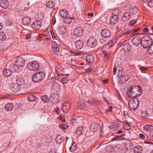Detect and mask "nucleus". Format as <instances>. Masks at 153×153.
<instances>
[{
    "label": "nucleus",
    "instance_id": "1",
    "mask_svg": "<svg viewBox=\"0 0 153 153\" xmlns=\"http://www.w3.org/2000/svg\"><path fill=\"white\" fill-rule=\"evenodd\" d=\"M127 95L129 97H136L140 95L142 93V89L140 86L131 85L127 89Z\"/></svg>",
    "mask_w": 153,
    "mask_h": 153
},
{
    "label": "nucleus",
    "instance_id": "2",
    "mask_svg": "<svg viewBox=\"0 0 153 153\" xmlns=\"http://www.w3.org/2000/svg\"><path fill=\"white\" fill-rule=\"evenodd\" d=\"M128 104L131 110H134L137 109L139 105V102L137 98L136 97H132L129 101Z\"/></svg>",
    "mask_w": 153,
    "mask_h": 153
},
{
    "label": "nucleus",
    "instance_id": "3",
    "mask_svg": "<svg viewBox=\"0 0 153 153\" xmlns=\"http://www.w3.org/2000/svg\"><path fill=\"white\" fill-rule=\"evenodd\" d=\"M152 43V40L149 36H144L141 39L140 44L144 48H147Z\"/></svg>",
    "mask_w": 153,
    "mask_h": 153
},
{
    "label": "nucleus",
    "instance_id": "4",
    "mask_svg": "<svg viewBox=\"0 0 153 153\" xmlns=\"http://www.w3.org/2000/svg\"><path fill=\"white\" fill-rule=\"evenodd\" d=\"M45 73L41 71L35 73L33 75L32 80L35 82H39L42 80L45 77Z\"/></svg>",
    "mask_w": 153,
    "mask_h": 153
},
{
    "label": "nucleus",
    "instance_id": "5",
    "mask_svg": "<svg viewBox=\"0 0 153 153\" xmlns=\"http://www.w3.org/2000/svg\"><path fill=\"white\" fill-rule=\"evenodd\" d=\"M27 67L30 70L36 71L39 68V65L36 61H33L29 62L27 65Z\"/></svg>",
    "mask_w": 153,
    "mask_h": 153
},
{
    "label": "nucleus",
    "instance_id": "6",
    "mask_svg": "<svg viewBox=\"0 0 153 153\" xmlns=\"http://www.w3.org/2000/svg\"><path fill=\"white\" fill-rule=\"evenodd\" d=\"M123 74L124 73L121 71V73L119 72L118 74L119 82L121 83H124L128 80V76Z\"/></svg>",
    "mask_w": 153,
    "mask_h": 153
},
{
    "label": "nucleus",
    "instance_id": "7",
    "mask_svg": "<svg viewBox=\"0 0 153 153\" xmlns=\"http://www.w3.org/2000/svg\"><path fill=\"white\" fill-rule=\"evenodd\" d=\"M101 35L102 37L109 38L111 36V32L108 29L104 28L102 29L101 31Z\"/></svg>",
    "mask_w": 153,
    "mask_h": 153
},
{
    "label": "nucleus",
    "instance_id": "8",
    "mask_svg": "<svg viewBox=\"0 0 153 153\" xmlns=\"http://www.w3.org/2000/svg\"><path fill=\"white\" fill-rule=\"evenodd\" d=\"M24 59L20 56L17 57L15 62L18 68L23 67L25 65Z\"/></svg>",
    "mask_w": 153,
    "mask_h": 153
},
{
    "label": "nucleus",
    "instance_id": "9",
    "mask_svg": "<svg viewBox=\"0 0 153 153\" xmlns=\"http://www.w3.org/2000/svg\"><path fill=\"white\" fill-rule=\"evenodd\" d=\"M87 44L88 46L90 48H94L97 45V40L94 37L90 38L87 41Z\"/></svg>",
    "mask_w": 153,
    "mask_h": 153
},
{
    "label": "nucleus",
    "instance_id": "10",
    "mask_svg": "<svg viewBox=\"0 0 153 153\" xmlns=\"http://www.w3.org/2000/svg\"><path fill=\"white\" fill-rule=\"evenodd\" d=\"M10 88L11 90L14 93H17L20 90L21 87L19 85L15 83L11 84Z\"/></svg>",
    "mask_w": 153,
    "mask_h": 153
},
{
    "label": "nucleus",
    "instance_id": "11",
    "mask_svg": "<svg viewBox=\"0 0 153 153\" xmlns=\"http://www.w3.org/2000/svg\"><path fill=\"white\" fill-rule=\"evenodd\" d=\"M9 69L11 71H13L14 72L15 71H18L19 69L17 66L16 65L15 62H13V61H11L9 63Z\"/></svg>",
    "mask_w": 153,
    "mask_h": 153
},
{
    "label": "nucleus",
    "instance_id": "12",
    "mask_svg": "<svg viewBox=\"0 0 153 153\" xmlns=\"http://www.w3.org/2000/svg\"><path fill=\"white\" fill-rule=\"evenodd\" d=\"M42 23L40 21L34 22L31 25L32 28L35 30H38L41 27Z\"/></svg>",
    "mask_w": 153,
    "mask_h": 153
},
{
    "label": "nucleus",
    "instance_id": "13",
    "mask_svg": "<svg viewBox=\"0 0 153 153\" xmlns=\"http://www.w3.org/2000/svg\"><path fill=\"white\" fill-rule=\"evenodd\" d=\"M75 45L77 50L81 49L83 48L84 46L83 42L81 40H77L75 42Z\"/></svg>",
    "mask_w": 153,
    "mask_h": 153
},
{
    "label": "nucleus",
    "instance_id": "14",
    "mask_svg": "<svg viewBox=\"0 0 153 153\" xmlns=\"http://www.w3.org/2000/svg\"><path fill=\"white\" fill-rule=\"evenodd\" d=\"M119 20L118 16H112L109 19V23L110 24H115L118 22Z\"/></svg>",
    "mask_w": 153,
    "mask_h": 153
},
{
    "label": "nucleus",
    "instance_id": "15",
    "mask_svg": "<svg viewBox=\"0 0 153 153\" xmlns=\"http://www.w3.org/2000/svg\"><path fill=\"white\" fill-rule=\"evenodd\" d=\"M131 14L129 12H127L124 14L121 18V21L125 22L131 18Z\"/></svg>",
    "mask_w": 153,
    "mask_h": 153
},
{
    "label": "nucleus",
    "instance_id": "16",
    "mask_svg": "<svg viewBox=\"0 0 153 153\" xmlns=\"http://www.w3.org/2000/svg\"><path fill=\"white\" fill-rule=\"evenodd\" d=\"M132 40L133 44L135 46H138L140 44V43L141 40L140 38L138 36L134 37Z\"/></svg>",
    "mask_w": 153,
    "mask_h": 153
},
{
    "label": "nucleus",
    "instance_id": "17",
    "mask_svg": "<svg viewBox=\"0 0 153 153\" xmlns=\"http://www.w3.org/2000/svg\"><path fill=\"white\" fill-rule=\"evenodd\" d=\"M51 100L53 103H56L59 102V97L58 94H53L51 95Z\"/></svg>",
    "mask_w": 153,
    "mask_h": 153
},
{
    "label": "nucleus",
    "instance_id": "18",
    "mask_svg": "<svg viewBox=\"0 0 153 153\" xmlns=\"http://www.w3.org/2000/svg\"><path fill=\"white\" fill-rule=\"evenodd\" d=\"M16 81L17 84L20 85H25V80L21 76H17L16 78Z\"/></svg>",
    "mask_w": 153,
    "mask_h": 153
},
{
    "label": "nucleus",
    "instance_id": "19",
    "mask_svg": "<svg viewBox=\"0 0 153 153\" xmlns=\"http://www.w3.org/2000/svg\"><path fill=\"white\" fill-rule=\"evenodd\" d=\"M82 29L80 27L76 28L74 31V34L77 36H82L83 34Z\"/></svg>",
    "mask_w": 153,
    "mask_h": 153
},
{
    "label": "nucleus",
    "instance_id": "20",
    "mask_svg": "<svg viewBox=\"0 0 153 153\" xmlns=\"http://www.w3.org/2000/svg\"><path fill=\"white\" fill-rule=\"evenodd\" d=\"M59 14L62 17L65 18L68 17V13L65 9H61L59 10Z\"/></svg>",
    "mask_w": 153,
    "mask_h": 153
},
{
    "label": "nucleus",
    "instance_id": "21",
    "mask_svg": "<svg viewBox=\"0 0 153 153\" xmlns=\"http://www.w3.org/2000/svg\"><path fill=\"white\" fill-rule=\"evenodd\" d=\"M31 19L28 17H24L22 18V22L25 25H29L31 22Z\"/></svg>",
    "mask_w": 153,
    "mask_h": 153
},
{
    "label": "nucleus",
    "instance_id": "22",
    "mask_svg": "<svg viewBox=\"0 0 153 153\" xmlns=\"http://www.w3.org/2000/svg\"><path fill=\"white\" fill-rule=\"evenodd\" d=\"M71 107L70 104L68 103H65L63 104L62 106V109L63 111L67 113L68 112Z\"/></svg>",
    "mask_w": 153,
    "mask_h": 153
},
{
    "label": "nucleus",
    "instance_id": "23",
    "mask_svg": "<svg viewBox=\"0 0 153 153\" xmlns=\"http://www.w3.org/2000/svg\"><path fill=\"white\" fill-rule=\"evenodd\" d=\"M98 126L99 125L98 124L94 122L92 123L90 126V130L93 132L96 131L98 130Z\"/></svg>",
    "mask_w": 153,
    "mask_h": 153
},
{
    "label": "nucleus",
    "instance_id": "24",
    "mask_svg": "<svg viewBox=\"0 0 153 153\" xmlns=\"http://www.w3.org/2000/svg\"><path fill=\"white\" fill-rule=\"evenodd\" d=\"M9 5L8 1L7 0H1L0 2V6L3 8H7Z\"/></svg>",
    "mask_w": 153,
    "mask_h": 153
},
{
    "label": "nucleus",
    "instance_id": "25",
    "mask_svg": "<svg viewBox=\"0 0 153 153\" xmlns=\"http://www.w3.org/2000/svg\"><path fill=\"white\" fill-rule=\"evenodd\" d=\"M56 142L57 144H60L64 140V137L60 135H57L56 138Z\"/></svg>",
    "mask_w": 153,
    "mask_h": 153
},
{
    "label": "nucleus",
    "instance_id": "26",
    "mask_svg": "<svg viewBox=\"0 0 153 153\" xmlns=\"http://www.w3.org/2000/svg\"><path fill=\"white\" fill-rule=\"evenodd\" d=\"M13 73V71H11L9 69H4L3 71V74L5 77L10 76Z\"/></svg>",
    "mask_w": 153,
    "mask_h": 153
},
{
    "label": "nucleus",
    "instance_id": "27",
    "mask_svg": "<svg viewBox=\"0 0 153 153\" xmlns=\"http://www.w3.org/2000/svg\"><path fill=\"white\" fill-rule=\"evenodd\" d=\"M144 129L147 132H151L153 131V126L151 125H146L144 127Z\"/></svg>",
    "mask_w": 153,
    "mask_h": 153
},
{
    "label": "nucleus",
    "instance_id": "28",
    "mask_svg": "<svg viewBox=\"0 0 153 153\" xmlns=\"http://www.w3.org/2000/svg\"><path fill=\"white\" fill-rule=\"evenodd\" d=\"M131 32V30L129 28H127L122 31L121 33V35L123 36H126Z\"/></svg>",
    "mask_w": 153,
    "mask_h": 153
},
{
    "label": "nucleus",
    "instance_id": "29",
    "mask_svg": "<svg viewBox=\"0 0 153 153\" xmlns=\"http://www.w3.org/2000/svg\"><path fill=\"white\" fill-rule=\"evenodd\" d=\"M86 59L88 62L92 63L94 61V57L92 55H88L86 57Z\"/></svg>",
    "mask_w": 153,
    "mask_h": 153
},
{
    "label": "nucleus",
    "instance_id": "30",
    "mask_svg": "<svg viewBox=\"0 0 153 153\" xmlns=\"http://www.w3.org/2000/svg\"><path fill=\"white\" fill-rule=\"evenodd\" d=\"M14 106L13 104L11 103H8L5 106V108L7 111H11L13 108Z\"/></svg>",
    "mask_w": 153,
    "mask_h": 153
},
{
    "label": "nucleus",
    "instance_id": "31",
    "mask_svg": "<svg viewBox=\"0 0 153 153\" xmlns=\"http://www.w3.org/2000/svg\"><path fill=\"white\" fill-rule=\"evenodd\" d=\"M27 99L28 101L32 102L35 101L37 100V97L33 94L28 96Z\"/></svg>",
    "mask_w": 153,
    "mask_h": 153
},
{
    "label": "nucleus",
    "instance_id": "32",
    "mask_svg": "<svg viewBox=\"0 0 153 153\" xmlns=\"http://www.w3.org/2000/svg\"><path fill=\"white\" fill-rule=\"evenodd\" d=\"M133 151L134 153H141L142 151V147L140 146L135 147Z\"/></svg>",
    "mask_w": 153,
    "mask_h": 153
},
{
    "label": "nucleus",
    "instance_id": "33",
    "mask_svg": "<svg viewBox=\"0 0 153 153\" xmlns=\"http://www.w3.org/2000/svg\"><path fill=\"white\" fill-rule=\"evenodd\" d=\"M106 38L104 37L100 38L99 41L100 44L101 45L105 44V45H106L105 43L107 41Z\"/></svg>",
    "mask_w": 153,
    "mask_h": 153
},
{
    "label": "nucleus",
    "instance_id": "34",
    "mask_svg": "<svg viewBox=\"0 0 153 153\" xmlns=\"http://www.w3.org/2000/svg\"><path fill=\"white\" fill-rule=\"evenodd\" d=\"M77 149V146L75 143H73L71 147H70L69 149L70 151L71 152H74Z\"/></svg>",
    "mask_w": 153,
    "mask_h": 153
},
{
    "label": "nucleus",
    "instance_id": "35",
    "mask_svg": "<svg viewBox=\"0 0 153 153\" xmlns=\"http://www.w3.org/2000/svg\"><path fill=\"white\" fill-rule=\"evenodd\" d=\"M121 13V11L118 9H115L112 11V16H118Z\"/></svg>",
    "mask_w": 153,
    "mask_h": 153
},
{
    "label": "nucleus",
    "instance_id": "36",
    "mask_svg": "<svg viewBox=\"0 0 153 153\" xmlns=\"http://www.w3.org/2000/svg\"><path fill=\"white\" fill-rule=\"evenodd\" d=\"M58 31L60 34H63L66 32V29L65 27H61L59 28Z\"/></svg>",
    "mask_w": 153,
    "mask_h": 153
},
{
    "label": "nucleus",
    "instance_id": "37",
    "mask_svg": "<svg viewBox=\"0 0 153 153\" xmlns=\"http://www.w3.org/2000/svg\"><path fill=\"white\" fill-rule=\"evenodd\" d=\"M46 5L48 7L51 8L54 7L55 4L53 1H50L47 3Z\"/></svg>",
    "mask_w": 153,
    "mask_h": 153
},
{
    "label": "nucleus",
    "instance_id": "38",
    "mask_svg": "<svg viewBox=\"0 0 153 153\" xmlns=\"http://www.w3.org/2000/svg\"><path fill=\"white\" fill-rule=\"evenodd\" d=\"M52 49L53 52L57 54L59 52V48L57 45L53 46L52 48Z\"/></svg>",
    "mask_w": 153,
    "mask_h": 153
},
{
    "label": "nucleus",
    "instance_id": "39",
    "mask_svg": "<svg viewBox=\"0 0 153 153\" xmlns=\"http://www.w3.org/2000/svg\"><path fill=\"white\" fill-rule=\"evenodd\" d=\"M42 100L45 103L48 102L49 101V98L46 95H43L41 97Z\"/></svg>",
    "mask_w": 153,
    "mask_h": 153
},
{
    "label": "nucleus",
    "instance_id": "40",
    "mask_svg": "<svg viewBox=\"0 0 153 153\" xmlns=\"http://www.w3.org/2000/svg\"><path fill=\"white\" fill-rule=\"evenodd\" d=\"M123 49H125V50H126L128 51H130L131 50L130 46L128 43H125L123 44Z\"/></svg>",
    "mask_w": 153,
    "mask_h": 153
},
{
    "label": "nucleus",
    "instance_id": "41",
    "mask_svg": "<svg viewBox=\"0 0 153 153\" xmlns=\"http://www.w3.org/2000/svg\"><path fill=\"white\" fill-rule=\"evenodd\" d=\"M52 138L51 136L49 134H48L46 136L45 139V142L47 143H49L51 142Z\"/></svg>",
    "mask_w": 153,
    "mask_h": 153
},
{
    "label": "nucleus",
    "instance_id": "42",
    "mask_svg": "<svg viewBox=\"0 0 153 153\" xmlns=\"http://www.w3.org/2000/svg\"><path fill=\"white\" fill-rule=\"evenodd\" d=\"M147 51L149 54L153 53V44L152 43L148 48Z\"/></svg>",
    "mask_w": 153,
    "mask_h": 153
},
{
    "label": "nucleus",
    "instance_id": "43",
    "mask_svg": "<svg viewBox=\"0 0 153 153\" xmlns=\"http://www.w3.org/2000/svg\"><path fill=\"white\" fill-rule=\"evenodd\" d=\"M6 38V36L5 33L2 32H0V40H4Z\"/></svg>",
    "mask_w": 153,
    "mask_h": 153
},
{
    "label": "nucleus",
    "instance_id": "44",
    "mask_svg": "<svg viewBox=\"0 0 153 153\" xmlns=\"http://www.w3.org/2000/svg\"><path fill=\"white\" fill-rule=\"evenodd\" d=\"M103 53L104 55L105 59L106 60H108V56L110 54V52L104 50L103 51Z\"/></svg>",
    "mask_w": 153,
    "mask_h": 153
},
{
    "label": "nucleus",
    "instance_id": "45",
    "mask_svg": "<svg viewBox=\"0 0 153 153\" xmlns=\"http://www.w3.org/2000/svg\"><path fill=\"white\" fill-rule=\"evenodd\" d=\"M82 130L83 128L82 127H79L77 129L76 134L78 135H80L81 134Z\"/></svg>",
    "mask_w": 153,
    "mask_h": 153
},
{
    "label": "nucleus",
    "instance_id": "46",
    "mask_svg": "<svg viewBox=\"0 0 153 153\" xmlns=\"http://www.w3.org/2000/svg\"><path fill=\"white\" fill-rule=\"evenodd\" d=\"M59 128H62L63 130L67 129L68 127V126L67 125L64 123L59 125Z\"/></svg>",
    "mask_w": 153,
    "mask_h": 153
},
{
    "label": "nucleus",
    "instance_id": "47",
    "mask_svg": "<svg viewBox=\"0 0 153 153\" xmlns=\"http://www.w3.org/2000/svg\"><path fill=\"white\" fill-rule=\"evenodd\" d=\"M64 19V21L67 23L70 24L72 21V18H70V17L68 18V17H67Z\"/></svg>",
    "mask_w": 153,
    "mask_h": 153
},
{
    "label": "nucleus",
    "instance_id": "48",
    "mask_svg": "<svg viewBox=\"0 0 153 153\" xmlns=\"http://www.w3.org/2000/svg\"><path fill=\"white\" fill-rule=\"evenodd\" d=\"M122 138V136L121 135L117 136L114 137L113 139H112V141H114L115 140H121L122 139L121 138Z\"/></svg>",
    "mask_w": 153,
    "mask_h": 153
},
{
    "label": "nucleus",
    "instance_id": "49",
    "mask_svg": "<svg viewBox=\"0 0 153 153\" xmlns=\"http://www.w3.org/2000/svg\"><path fill=\"white\" fill-rule=\"evenodd\" d=\"M132 12L131 13H132L133 14H136L138 12V9L136 7H134L132 9Z\"/></svg>",
    "mask_w": 153,
    "mask_h": 153
},
{
    "label": "nucleus",
    "instance_id": "50",
    "mask_svg": "<svg viewBox=\"0 0 153 153\" xmlns=\"http://www.w3.org/2000/svg\"><path fill=\"white\" fill-rule=\"evenodd\" d=\"M131 37H132L133 36H135L136 35L138 34V32H136V30H134V29H133L131 33Z\"/></svg>",
    "mask_w": 153,
    "mask_h": 153
},
{
    "label": "nucleus",
    "instance_id": "51",
    "mask_svg": "<svg viewBox=\"0 0 153 153\" xmlns=\"http://www.w3.org/2000/svg\"><path fill=\"white\" fill-rule=\"evenodd\" d=\"M148 115L147 113L145 111H142L141 113L142 116L145 118L147 117Z\"/></svg>",
    "mask_w": 153,
    "mask_h": 153
},
{
    "label": "nucleus",
    "instance_id": "52",
    "mask_svg": "<svg viewBox=\"0 0 153 153\" xmlns=\"http://www.w3.org/2000/svg\"><path fill=\"white\" fill-rule=\"evenodd\" d=\"M113 44V41L112 40H110L107 44V46H108L109 48L111 47Z\"/></svg>",
    "mask_w": 153,
    "mask_h": 153
},
{
    "label": "nucleus",
    "instance_id": "53",
    "mask_svg": "<svg viewBox=\"0 0 153 153\" xmlns=\"http://www.w3.org/2000/svg\"><path fill=\"white\" fill-rule=\"evenodd\" d=\"M148 5L150 7H153V0H150L148 3Z\"/></svg>",
    "mask_w": 153,
    "mask_h": 153
},
{
    "label": "nucleus",
    "instance_id": "54",
    "mask_svg": "<svg viewBox=\"0 0 153 153\" xmlns=\"http://www.w3.org/2000/svg\"><path fill=\"white\" fill-rule=\"evenodd\" d=\"M118 26L117 27V29H120V27H121V28H123L124 26L122 25V23L121 22H119V23L118 24Z\"/></svg>",
    "mask_w": 153,
    "mask_h": 153
},
{
    "label": "nucleus",
    "instance_id": "55",
    "mask_svg": "<svg viewBox=\"0 0 153 153\" xmlns=\"http://www.w3.org/2000/svg\"><path fill=\"white\" fill-rule=\"evenodd\" d=\"M136 23L135 20H132L130 22V24L131 26H133Z\"/></svg>",
    "mask_w": 153,
    "mask_h": 153
},
{
    "label": "nucleus",
    "instance_id": "56",
    "mask_svg": "<svg viewBox=\"0 0 153 153\" xmlns=\"http://www.w3.org/2000/svg\"><path fill=\"white\" fill-rule=\"evenodd\" d=\"M124 128L126 130H128L130 129V126L129 125H126L124 127Z\"/></svg>",
    "mask_w": 153,
    "mask_h": 153
},
{
    "label": "nucleus",
    "instance_id": "57",
    "mask_svg": "<svg viewBox=\"0 0 153 153\" xmlns=\"http://www.w3.org/2000/svg\"><path fill=\"white\" fill-rule=\"evenodd\" d=\"M31 35L32 34L31 33H29V34H27L25 36L26 39H30V37L31 36Z\"/></svg>",
    "mask_w": 153,
    "mask_h": 153
},
{
    "label": "nucleus",
    "instance_id": "58",
    "mask_svg": "<svg viewBox=\"0 0 153 153\" xmlns=\"http://www.w3.org/2000/svg\"><path fill=\"white\" fill-rule=\"evenodd\" d=\"M62 82L63 83V84L65 83H67V81L66 78H63L62 79Z\"/></svg>",
    "mask_w": 153,
    "mask_h": 153
},
{
    "label": "nucleus",
    "instance_id": "59",
    "mask_svg": "<svg viewBox=\"0 0 153 153\" xmlns=\"http://www.w3.org/2000/svg\"><path fill=\"white\" fill-rule=\"evenodd\" d=\"M142 29H143V28H141V29H140V28H137L136 29H134V30H136V32H138V34L140 32V30H141Z\"/></svg>",
    "mask_w": 153,
    "mask_h": 153
},
{
    "label": "nucleus",
    "instance_id": "60",
    "mask_svg": "<svg viewBox=\"0 0 153 153\" xmlns=\"http://www.w3.org/2000/svg\"><path fill=\"white\" fill-rule=\"evenodd\" d=\"M117 68L116 67H114L113 69V74L115 75L116 74Z\"/></svg>",
    "mask_w": 153,
    "mask_h": 153
},
{
    "label": "nucleus",
    "instance_id": "61",
    "mask_svg": "<svg viewBox=\"0 0 153 153\" xmlns=\"http://www.w3.org/2000/svg\"><path fill=\"white\" fill-rule=\"evenodd\" d=\"M76 122V119H72L71 120V123L73 124Z\"/></svg>",
    "mask_w": 153,
    "mask_h": 153
},
{
    "label": "nucleus",
    "instance_id": "62",
    "mask_svg": "<svg viewBox=\"0 0 153 153\" xmlns=\"http://www.w3.org/2000/svg\"><path fill=\"white\" fill-rule=\"evenodd\" d=\"M55 112L56 113L55 114H56L57 115H59V111L58 108H56V109L54 110Z\"/></svg>",
    "mask_w": 153,
    "mask_h": 153
},
{
    "label": "nucleus",
    "instance_id": "63",
    "mask_svg": "<svg viewBox=\"0 0 153 153\" xmlns=\"http://www.w3.org/2000/svg\"><path fill=\"white\" fill-rule=\"evenodd\" d=\"M143 31L144 32H147L149 31V29L148 28L144 27L143 29Z\"/></svg>",
    "mask_w": 153,
    "mask_h": 153
},
{
    "label": "nucleus",
    "instance_id": "64",
    "mask_svg": "<svg viewBox=\"0 0 153 153\" xmlns=\"http://www.w3.org/2000/svg\"><path fill=\"white\" fill-rule=\"evenodd\" d=\"M140 69L142 71H145L147 69V68H144L143 67H141L140 68Z\"/></svg>",
    "mask_w": 153,
    "mask_h": 153
}]
</instances>
